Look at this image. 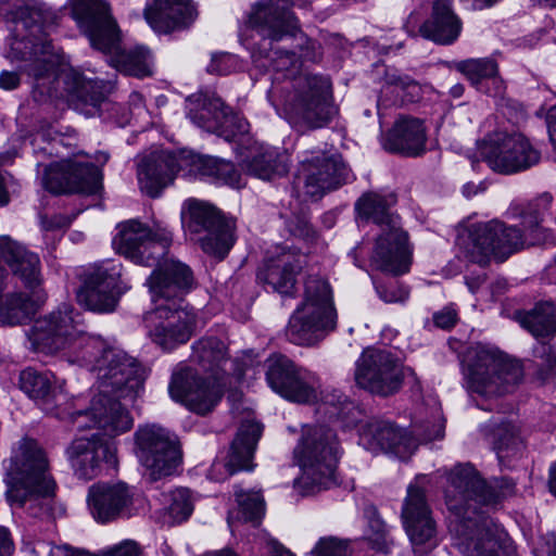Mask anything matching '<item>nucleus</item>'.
Wrapping results in <instances>:
<instances>
[{
    "mask_svg": "<svg viewBox=\"0 0 556 556\" xmlns=\"http://www.w3.org/2000/svg\"><path fill=\"white\" fill-rule=\"evenodd\" d=\"M51 12L39 0H0V20L12 24L5 58L24 63V72L33 79V99L37 103L61 96L60 77L65 91L91 106L87 115H101L111 103L106 100L108 86L103 81L86 79L75 71L60 73L59 56L45 33Z\"/></svg>",
    "mask_w": 556,
    "mask_h": 556,
    "instance_id": "1",
    "label": "nucleus"
},
{
    "mask_svg": "<svg viewBox=\"0 0 556 556\" xmlns=\"http://www.w3.org/2000/svg\"><path fill=\"white\" fill-rule=\"evenodd\" d=\"M445 504L448 531L455 553L471 556H510L515 553L506 533H495L490 520L480 511L484 505L496 504L509 493L515 483L501 478L488 484L469 463L454 466L448 473Z\"/></svg>",
    "mask_w": 556,
    "mask_h": 556,
    "instance_id": "2",
    "label": "nucleus"
},
{
    "mask_svg": "<svg viewBox=\"0 0 556 556\" xmlns=\"http://www.w3.org/2000/svg\"><path fill=\"white\" fill-rule=\"evenodd\" d=\"M252 28L262 36L260 54L274 71V90L283 88L301 76L300 58L315 61L316 43L302 34L289 0H260L249 15Z\"/></svg>",
    "mask_w": 556,
    "mask_h": 556,
    "instance_id": "3",
    "label": "nucleus"
},
{
    "mask_svg": "<svg viewBox=\"0 0 556 556\" xmlns=\"http://www.w3.org/2000/svg\"><path fill=\"white\" fill-rule=\"evenodd\" d=\"M5 483L11 506L26 507L33 517L50 515L48 498L54 495L55 482L48 472L46 454L36 441L21 443L20 454L10 460Z\"/></svg>",
    "mask_w": 556,
    "mask_h": 556,
    "instance_id": "4",
    "label": "nucleus"
},
{
    "mask_svg": "<svg viewBox=\"0 0 556 556\" xmlns=\"http://www.w3.org/2000/svg\"><path fill=\"white\" fill-rule=\"evenodd\" d=\"M73 15L93 48L104 53H114L118 71L136 77L152 74L148 49L143 47L131 50L121 49V31L105 2L77 0L73 7Z\"/></svg>",
    "mask_w": 556,
    "mask_h": 556,
    "instance_id": "5",
    "label": "nucleus"
},
{
    "mask_svg": "<svg viewBox=\"0 0 556 556\" xmlns=\"http://www.w3.org/2000/svg\"><path fill=\"white\" fill-rule=\"evenodd\" d=\"M83 341L78 359L97 374L99 392H116L117 396L134 401L143 388L147 369L123 350L98 338L85 337Z\"/></svg>",
    "mask_w": 556,
    "mask_h": 556,
    "instance_id": "6",
    "label": "nucleus"
},
{
    "mask_svg": "<svg viewBox=\"0 0 556 556\" xmlns=\"http://www.w3.org/2000/svg\"><path fill=\"white\" fill-rule=\"evenodd\" d=\"M282 108L289 124L299 131L329 125L338 115L332 85L323 75H301L283 88Z\"/></svg>",
    "mask_w": 556,
    "mask_h": 556,
    "instance_id": "7",
    "label": "nucleus"
},
{
    "mask_svg": "<svg viewBox=\"0 0 556 556\" xmlns=\"http://www.w3.org/2000/svg\"><path fill=\"white\" fill-rule=\"evenodd\" d=\"M522 224L523 231L497 219L470 225L468 240L472 261L485 263L493 257L502 263L527 247L547 241L548 230L541 227L538 214L525 216Z\"/></svg>",
    "mask_w": 556,
    "mask_h": 556,
    "instance_id": "8",
    "label": "nucleus"
},
{
    "mask_svg": "<svg viewBox=\"0 0 556 556\" xmlns=\"http://www.w3.org/2000/svg\"><path fill=\"white\" fill-rule=\"evenodd\" d=\"M336 432L327 426L307 428L293 451L302 475L294 481L301 495H309L328 489L336 482L338 463Z\"/></svg>",
    "mask_w": 556,
    "mask_h": 556,
    "instance_id": "9",
    "label": "nucleus"
},
{
    "mask_svg": "<svg viewBox=\"0 0 556 556\" xmlns=\"http://www.w3.org/2000/svg\"><path fill=\"white\" fill-rule=\"evenodd\" d=\"M337 327V312L327 280L308 275L304 281V299L291 315L286 328L287 339L296 345L312 346Z\"/></svg>",
    "mask_w": 556,
    "mask_h": 556,
    "instance_id": "10",
    "label": "nucleus"
},
{
    "mask_svg": "<svg viewBox=\"0 0 556 556\" xmlns=\"http://www.w3.org/2000/svg\"><path fill=\"white\" fill-rule=\"evenodd\" d=\"M464 371L470 394L491 399L510 391L523 378L521 364L501 351L485 345L471 346L466 353Z\"/></svg>",
    "mask_w": 556,
    "mask_h": 556,
    "instance_id": "11",
    "label": "nucleus"
},
{
    "mask_svg": "<svg viewBox=\"0 0 556 556\" xmlns=\"http://www.w3.org/2000/svg\"><path fill=\"white\" fill-rule=\"evenodd\" d=\"M173 241V233L163 222L155 220L149 227L131 219L118 225L113 244L119 254L144 266L159 265Z\"/></svg>",
    "mask_w": 556,
    "mask_h": 556,
    "instance_id": "12",
    "label": "nucleus"
},
{
    "mask_svg": "<svg viewBox=\"0 0 556 556\" xmlns=\"http://www.w3.org/2000/svg\"><path fill=\"white\" fill-rule=\"evenodd\" d=\"M181 215L186 229L205 253L220 260L228 254L235 242L233 225L215 206L191 199Z\"/></svg>",
    "mask_w": 556,
    "mask_h": 556,
    "instance_id": "13",
    "label": "nucleus"
},
{
    "mask_svg": "<svg viewBox=\"0 0 556 556\" xmlns=\"http://www.w3.org/2000/svg\"><path fill=\"white\" fill-rule=\"evenodd\" d=\"M79 313L70 304H62L58 309L35 321L28 339L35 351L47 354L72 349L78 357L84 349L83 338L89 337L79 329Z\"/></svg>",
    "mask_w": 556,
    "mask_h": 556,
    "instance_id": "14",
    "label": "nucleus"
},
{
    "mask_svg": "<svg viewBox=\"0 0 556 556\" xmlns=\"http://www.w3.org/2000/svg\"><path fill=\"white\" fill-rule=\"evenodd\" d=\"M479 157L495 173L509 175L539 163L540 152L518 132L496 131L478 143Z\"/></svg>",
    "mask_w": 556,
    "mask_h": 556,
    "instance_id": "15",
    "label": "nucleus"
},
{
    "mask_svg": "<svg viewBox=\"0 0 556 556\" xmlns=\"http://www.w3.org/2000/svg\"><path fill=\"white\" fill-rule=\"evenodd\" d=\"M198 313L176 302L159 304L144 315L151 341L165 352L186 344L197 332Z\"/></svg>",
    "mask_w": 556,
    "mask_h": 556,
    "instance_id": "16",
    "label": "nucleus"
},
{
    "mask_svg": "<svg viewBox=\"0 0 556 556\" xmlns=\"http://www.w3.org/2000/svg\"><path fill=\"white\" fill-rule=\"evenodd\" d=\"M354 380L358 388L374 395L390 396L402 388V363L387 350L368 348L355 364Z\"/></svg>",
    "mask_w": 556,
    "mask_h": 556,
    "instance_id": "17",
    "label": "nucleus"
},
{
    "mask_svg": "<svg viewBox=\"0 0 556 556\" xmlns=\"http://www.w3.org/2000/svg\"><path fill=\"white\" fill-rule=\"evenodd\" d=\"M190 104L188 116L197 126L216 134L226 141H236L249 131V123L223 101L213 91H201L188 98Z\"/></svg>",
    "mask_w": 556,
    "mask_h": 556,
    "instance_id": "18",
    "label": "nucleus"
},
{
    "mask_svg": "<svg viewBox=\"0 0 556 556\" xmlns=\"http://www.w3.org/2000/svg\"><path fill=\"white\" fill-rule=\"evenodd\" d=\"M137 456L153 480L170 476L181 462L179 444L162 427L147 425L135 433Z\"/></svg>",
    "mask_w": 556,
    "mask_h": 556,
    "instance_id": "19",
    "label": "nucleus"
},
{
    "mask_svg": "<svg viewBox=\"0 0 556 556\" xmlns=\"http://www.w3.org/2000/svg\"><path fill=\"white\" fill-rule=\"evenodd\" d=\"M266 367V380L276 393L296 403H309L316 399L315 376L286 355H271Z\"/></svg>",
    "mask_w": 556,
    "mask_h": 556,
    "instance_id": "20",
    "label": "nucleus"
},
{
    "mask_svg": "<svg viewBox=\"0 0 556 556\" xmlns=\"http://www.w3.org/2000/svg\"><path fill=\"white\" fill-rule=\"evenodd\" d=\"M401 516L414 553H430L438 544L437 523L424 489L414 484L408 486Z\"/></svg>",
    "mask_w": 556,
    "mask_h": 556,
    "instance_id": "21",
    "label": "nucleus"
},
{
    "mask_svg": "<svg viewBox=\"0 0 556 556\" xmlns=\"http://www.w3.org/2000/svg\"><path fill=\"white\" fill-rule=\"evenodd\" d=\"M168 391L174 401L199 415L212 412L223 396V390L218 384L200 376L190 367L173 372Z\"/></svg>",
    "mask_w": 556,
    "mask_h": 556,
    "instance_id": "22",
    "label": "nucleus"
},
{
    "mask_svg": "<svg viewBox=\"0 0 556 556\" xmlns=\"http://www.w3.org/2000/svg\"><path fill=\"white\" fill-rule=\"evenodd\" d=\"M348 177V169L339 155L323 153L302 161V168L293 182V189L302 188L305 197L320 199L327 191L341 186Z\"/></svg>",
    "mask_w": 556,
    "mask_h": 556,
    "instance_id": "23",
    "label": "nucleus"
},
{
    "mask_svg": "<svg viewBox=\"0 0 556 556\" xmlns=\"http://www.w3.org/2000/svg\"><path fill=\"white\" fill-rule=\"evenodd\" d=\"M121 399L116 392H99L92 399L90 408L68 415L78 429L98 427L110 435H117L130 430L134 424Z\"/></svg>",
    "mask_w": 556,
    "mask_h": 556,
    "instance_id": "24",
    "label": "nucleus"
},
{
    "mask_svg": "<svg viewBox=\"0 0 556 556\" xmlns=\"http://www.w3.org/2000/svg\"><path fill=\"white\" fill-rule=\"evenodd\" d=\"M66 455L75 475L84 480L96 478L101 472L102 464L115 469L118 463L115 442L100 433L75 439L66 448Z\"/></svg>",
    "mask_w": 556,
    "mask_h": 556,
    "instance_id": "25",
    "label": "nucleus"
},
{
    "mask_svg": "<svg viewBox=\"0 0 556 556\" xmlns=\"http://www.w3.org/2000/svg\"><path fill=\"white\" fill-rule=\"evenodd\" d=\"M119 278L121 268L117 265H102L93 268L77 292L78 303L96 313L114 312L123 293Z\"/></svg>",
    "mask_w": 556,
    "mask_h": 556,
    "instance_id": "26",
    "label": "nucleus"
},
{
    "mask_svg": "<svg viewBox=\"0 0 556 556\" xmlns=\"http://www.w3.org/2000/svg\"><path fill=\"white\" fill-rule=\"evenodd\" d=\"M410 264L412 250L408 236L401 224L380 229L369 257V267L399 276L407 273Z\"/></svg>",
    "mask_w": 556,
    "mask_h": 556,
    "instance_id": "27",
    "label": "nucleus"
},
{
    "mask_svg": "<svg viewBox=\"0 0 556 556\" xmlns=\"http://www.w3.org/2000/svg\"><path fill=\"white\" fill-rule=\"evenodd\" d=\"M87 504L98 522L108 523L129 515L134 492L123 481L97 482L88 490Z\"/></svg>",
    "mask_w": 556,
    "mask_h": 556,
    "instance_id": "28",
    "label": "nucleus"
},
{
    "mask_svg": "<svg viewBox=\"0 0 556 556\" xmlns=\"http://www.w3.org/2000/svg\"><path fill=\"white\" fill-rule=\"evenodd\" d=\"M359 443L372 453H393L401 459H408L417 448L412 432L387 420L368 422L359 434Z\"/></svg>",
    "mask_w": 556,
    "mask_h": 556,
    "instance_id": "29",
    "label": "nucleus"
},
{
    "mask_svg": "<svg viewBox=\"0 0 556 556\" xmlns=\"http://www.w3.org/2000/svg\"><path fill=\"white\" fill-rule=\"evenodd\" d=\"M180 165L177 156L169 151H153L144 155L137 166L140 190L150 198H157L173 184Z\"/></svg>",
    "mask_w": 556,
    "mask_h": 556,
    "instance_id": "30",
    "label": "nucleus"
},
{
    "mask_svg": "<svg viewBox=\"0 0 556 556\" xmlns=\"http://www.w3.org/2000/svg\"><path fill=\"white\" fill-rule=\"evenodd\" d=\"M382 147L391 153L418 156L426 151L427 134L424 122L412 116H401L382 137Z\"/></svg>",
    "mask_w": 556,
    "mask_h": 556,
    "instance_id": "31",
    "label": "nucleus"
},
{
    "mask_svg": "<svg viewBox=\"0 0 556 556\" xmlns=\"http://www.w3.org/2000/svg\"><path fill=\"white\" fill-rule=\"evenodd\" d=\"M0 260L23 281L25 288L35 289L41 285L38 255L9 236H0Z\"/></svg>",
    "mask_w": 556,
    "mask_h": 556,
    "instance_id": "32",
    "label": "nucleus"
},
{
    "mask_svg": "<svg viewBox=\"0 0 556 556\" xmlns=\"http://www.w3.org/2000/svg\"><path fill=\"white\" fill-rule=\"evenodd\" d=\"M195 16L197 11L190 0H156L153 7L144 9L149 25L164 34L188 27Z\"/></svg>",
    "mask_w": 556,
    "mask_h": 556,
    "instance_id": "33",
    "label": "nucleus"
},
{
    "mask_svg": "<svg viewBox=\"0 0 556 556\" xmlns=\"http://www.w3.org/2000/svg\"><path fill=\"white\" fill-rule=\"evenodd\" d=\"M53 376L34 368H26L20 374V388L31 400L41 405L47 413H54L62 417L60 406L65 402L66 395L61 388L53 386Z\"/></svg>",
    "mask_w": 556,
    "mask_h": 556,
    "instance_id": "34",
    "label": "nucleus"
},
{
    "mask_svg": "<svg viewBox=\"0 0 556 556\" xmlns=\"http://www.w3.org/2000/svg\"><path fill=\"white\" fill-rule=\"evenodd\" d=\"M193 282L190 268L180 262H165L153 270L149 287L154 298L170 300L179 298Z\"/></svg>",
    "mask_w": 556,
    "mask_h": 556,
    "instance_id": "35",
    "label": "nucleus"
},
{
    "mask_svg": "<svg viewBox=\"0 0 556 556\" xmlns=\"http://www.w3.org/2000/svg\"><path fill=\"white\" fill-rule=\"evenodd\" d=\"M460 29L462 23L452 11L450 1L435 0L431 16L422 23L419 33L437 43L450 45L458 38Z\"/></svg>",
    "mask_w": 556,
    "mask_h": 556,
    "instance_id": "36",
    "label": "nucleus"
},
{
    "mask_svg": "<svg viewBox=\"0 0 556 556\" xmlns=\"http://www.w3.org/2000/svg\"><path fill=\"white\" fill-rule=\"evenodd\" d=\"M38 288L30 289L33 295L24 292L7 293L0 300V324L15 326L30 320L46 300L45 293Z\"/></svg>",
    "mask_w": 556,
    "mask_h": 556,
    "instance_id": "37",
    "label": "nucleus"
},
{
    "mask_svg": "<svg viewBox=\"0 0 556 556\" xmlns=\"http://www.w3.org/2000/svg\"><path fill=\"white\" fill-rule=\"evenodd\" d=\"M262 425L255 421L247 420L241 424L232 441L226 464L229 475H233L238 470H251L253 468L252 458L262 434Z\"/></svg>",
    "mask_w": 556,
    "mask_h": 556,
    "instance_id": "38",
    "label": "nucleus"
},
{
    "mask_svg": "<svg viewBox=\"0 0 556 556\" xmlns=\"http://www.w3.org/2000/svg\"><path fill=\"white\" fill-rule=\"evenodd\" d=\"M302 264L290 253H283L277 258L268 260L260 269V280L271 286L274 291L281 294H291L295 286V276L301 270Z\"/></svg>",
    "mask_w": 556,
    "mask_h": 556,
    "instance_id": "39",
    "label": "nucleus"
},
{
    "mask_svg": "<svg viewBox=\"0 0 556 556\" xmlns=\"http://www.w3.org/2000/svg\"><path fill=\"white\" fill-rule=\"evenodd\" d=\"M26 552L36 555L48 556H97L83 548H74L71 545H53L51 542L36 541L27 545ZM143 548L135 540H124L101 552L98 556H140Z\"/></svg>",
    "mask_w": 556,
    "mask_h": 556,
    "instance_id": "40",
    "label": "nucleus"
},
{
    "mask_svg": "<svg viewBox=\"0 0 556 556\" xmlns=\"http://www.w3.org/2000/svg\"><path fill=\"white\" fill-rule=\"evenodd\" d=\"M191 361L205 371H217L229 358L227 344L215 336H204L191 345Z\"/></svg>",
    "mask_w": 556,
    "mask_h": 556,
    "instance_id": "41",
    "label": "nucleus"
},
{
    "mask_svg": "<svg viewBox=\"0 0 556 556\" xmlns=\"http://www.w3.org/2000/svg\"><path fill=\"white\" fill-rule=\"evenodd\" d=\"M392 203V200L371 191L364 193L356 201L355 208L362 218L371 220L380 229H383L401 224L399 215L393 214L390 210Z\"/></svg>",
    "mask_w": 556,
    "mask_h": 556,
    "instance_id": "42",
    "label": "nucleus"
},
{
    "mask_svg": "<svg viewBox=\"0 0 556 556\" xmlns=\"http://www.w3.org/2000/svg\"><path fill=\"white\" fill-rule=\"evenodd\" d=\"M517 319L535 338L556 333V307L552 302L538 303L532 309L518 313Z\"/></svg>",
    "mask_w": 556,
    "mask_h": 556,
    "instance_id": "43",
    "label": "nucleus"
},
{
    "mask_svg": "<svg viewBox=\"0 0 556 556\" xmlns=\"http://www.w3.org/2000/svg\"><path fill=\"white\" fill-rule=\"evenodd\" d=\"M68 193L94 194L102 188V173L91 163L67 161Z\"/></svg>",
    "mask_w": 556,
    "mask_h": 556,
    "instance_id": "44",
    "label": "nucleus"
},
{
    "mask_svg": "<svg viewBox=\"0 0 556 556\" xmlns=\"http://www.w3.org/2000/svg\"><path fill=\"white\" fill-rule=\"evenodd\" d=\"M247 174L263 180H271L288 173L287 164L273 150H262L243 160Z\"/></svg>",
    "mask_w": 556,
    "mask_h": 556,
    "instance_id": "45",
    "label": "nucleus"
},
{
    "mask_svg": "<svg viewBox=\"0 0 556 556\" xmlns=\"http://www.w3.org/2000/svg\"><path fill=\"white\" fill-rule=\"evenodd\" d=\"M493 444L500 463L506 466L525 451L520 431L510 422H503L495 429Z\"/></svg>",
    "mask_w": 556,
    "mask_h": 556,
    "instance_id": "46",
    "label": "nucleus"
},
{
    "mask_svg": "<svg viewBox=\"0 0 556 556\" xmlns=\"http://www.w3.org/2000/svg\"><path fill=\"white\" fill-rule=\"evenodd\" d=\"M201 176L212 177L216 181L232 188L240 189L245 186L241 173L233 163L215 157H200L195 163Z\"/></svg>",
    "mask_w": 556,
    "mask_h": 556,
    "instance_id": "47",
    "label": "nucleus"
},
{
    "mask_svg": "<svg viewBox=\"0 0 556 556\" xmlns=\"http://www.w3.org/2000/svg\"><path fill=\"white\" fill-rule=\"evenodd\" d=\"M236 498L239 507L238 519L252 522L257 526L264 516L265 503L260 493H245L236 491Z\"/></svg>",
    "mask_w": 556,
    "mask_h": 556,
    "instance_id": "48",
    "label": "nucleus"
},
{
    "mask_svg": "<svg viewBox=\"0 0 556 556\" xmlns=\"http://www.w3.org/2000/svg\"><path fill=\"white\" fill-rule=\"evenodd\" d=\"M369 530L370 534L367 540L376 553H399L394 540L390 536L389 531L387 530L386 523L376 515V511H372V516L369 518Z\"/></svg>",
    "mask_w": 556,
    "mask_h": 556,
    "instance_id": "49",
    "label": "nucleus"
},
{
    "mask_svg": "<svg viewBox=\"0 0 556 556\" xmlns=\"http://www.w3.org/2000/svg\"><path fill=\"white\" fill-rule=\"evenodd\" d=\"M455 68L465 75L472 84L497 74V64L491 59H469L457 62Z\"/></svg>",
    "mask_w": 556,
    "mask_h": 556,
    "instance_id": "50",
    "label": "nucleus"
},
{
    "mask_svg": "<svg viewBox=\"0 0 556 556\" xmlns=\"http://www.w3.org/2000/svg\"><path fill=\"white\" fill-rule=\"evenodd\" d=\"M170 503L167 513L170 523H180L186 521L193 511V503L188 489H176L169 495Z\"/></svg>",
    "mask_w": 556,
    "mask_h": 556,
    "instance_id": "51",
    "label": "nucleus"
},
{
    "mask_svg": "<svg viewBox=\"0 0 556 556\" xmlns=\"http://www.w3.org/2000/svg\"><path fill=\"white\" fill-rule=\"evenodd\" d=\"M288 232L306 242H314L317 239V231L309 222L308 211L301 207L299 212H292L286 220Z\"/></svg>",
    "mask_w": 556,
    "mask_h": 556,
    "instance_id": "52",
    "label": "nucleus"
},
{
    "mask_svg": "<svg viewBox=\"0 0 556 556\" xmlns=\"http://www.w3.org/2000/svg\"><path fill=\"white\" fill-rule=\"evenodd\" d=\"M68 178L67 161L46 166L42 176V186L45 189L55 194L68 193Z\"/></svg>",
    "mask_w": 556,
    "mask_h": 556,
    "instance_id": "53",
    "label": "nucleus"
},
{
    "mask_svg": "<svg viewBox=\"0 0 556 556\" xmlns=\"http://www.w3.org/2000/svg\"><path fill=\"white\" fill-rule=\"evenodd\" d=\"M353 541L338 536H324L312 549L313 556H346L354 554Z\"/></svg>",
    "mask_w": 556,
    "mask_h": 556,
    "instance_id": "54",
    "label": "nucleus"
},
{
    "mask_svg": "<svg viewBox=\"0 0 556 556\" xmlns=\"http://www.w3.org/2000/svg\"><path fill=\"white\" fill-rule=\"evenodd\" d=\"M533 353L543 362L536 371V377L544 383L556 376V345L540 343L534 348Z\"/></svg>",
    "mask_w": 556,
    "mask_h": 556,
    "instance_id": "55",
    "label": "nucleus"
},
{
    "mask_svg": "<svg viewBox=\"0 0 556 556\" xmlns=\"http://www.w3.org/2000/svg\"><path fill=\"white\" fill-rule=\"evenodd\" d=\"M325 405L328 406L327 413L330 417H336L345 421L356 420V413L358 412L357 406L343 394H332L328 396Z\"/></svg>",
    "mask_w": 556,
    "mask_h": 556,
    "instance_id": "56",
    "label": "nucleus"
},
{
    "mask_svg": "<svg viewBox=\"0 0 556 556\" xmlns=\"http://www.w3.org/2000/svg\"><path fill=\"white\" fill-rule=\"evenodd\" d=\"M240 67L239 59L230 53H218L212 56L207 71L212 74L228 75Z\"/></svg>",
    "mask_w": 556,
    "mask_h": 556,
    "instance_id": "57",
    "label": "nucleus"
},
{
    "mask_svg": "<svg viewBox=\"0 0 556 556\" xmlns=\"http://www.w3.org/2000/svg\"><path fill=\"white\" fill-rule=\"evenodd\" d=\"M377 293L386 303L404 302L408 298V290L397 283L381 285L375 282Z\"/></svg>",
    "mask_w": 556,
    "mask_h": 556,
    "instance_id": "58",
    "label": "nucleus"
},
{
    "mask_svg": "<svg viewBox=\"0 0 556 556\" xmlns=\"http://www.w3.org/2000/svg\"><path fill=\"white\" fill-rule=\"evenodd\" d=\"M443 424L442 422H427V425H420L414 428L412 437L417 440V446L419 443L432 441L443 437Z\"/></svg>",
    "mask_w": 556,
    "mask_h": 556,
    "instance_id": "59",
    "label": "nucleus"
},
{
    "mask_svg": "<svg viewBox=\"0 0 556 556\" xmlns=\"http://www.w3.org/2000/svg\"><path fill=\"white\" fill-rule=\"evenodd\" d=\"M384 80L387 85L399 87L402 90L412 89L415 92L420 89L418 83L413 77L396 71H387Z\"/></svg>",
    "mask_w": 556,
    "mask_h": 556,
    "instance_id": "60",
    "label": "nucleus"
},
{
    "mask_svg": "<svg viewBox=\"0 0 556 556\" xmlns=\"http://www.w3.org/2000/svg\"><path fill=\"white\" fill-rule=\"evenodd\" d=\"M457 320V314L454 309L443 308L433 315V323L442 329H451Z\"/></svg>",
    "mask_w": 556,
    "mask_h": 556,
    "instance_id": "61",
    "label": "nucleus"
},
{
    "mask_svg": "<svg viewBox=\"0 0 556 556\" xmlns=\"http://www.w3.org/2000/svg\"><path fill=\"white\" fill-rule=\"evenodd\" d=\"M21 85V75L13 71H2L0 73V88L3 90H14Z\"/></svg>",
    "mask_w": 556,
    "mask_h": 556,
    "instance_id": "62",
    "label": "nucleus"
},
{
    "mask_svg": "<svg viewBox=\"0 0 556 556\" xmlns=\"http://www.w3.org/2000/svg\"><path fill=\"white\" fill-rule=\"evenodd\" d=\"M14 552V544L9 530L0 527V556H11Z\"/></svg>",
    "mask_w": 556,
    "mask_h": 556,
    "instance_id": "63",
    "label": "nucleus"
},
{
    "mask_svg": "<svg viewBox=\"0 0 556 556\" xmlns=\"http://www.w3.org/2000/svg\"><path fill=\"white\" fill-rule=\"evenodd\" d=\"M266 553L271 556H294L288 548L275 539H267L265 541Z\"/></svg>",
    "mask_w": 556,
    "mask_h": 556,
    "instance_id": "64",
    "label": "nucleus"
}]
</instances>
